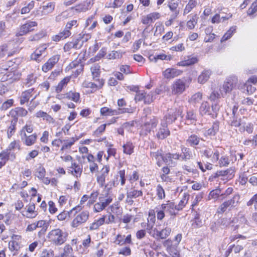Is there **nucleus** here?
I'll return each instance as SVG.
<instances>
[{"mask_svg": "<svg viewBox=\"0 0 257 257\" xmlns=\"http://www.w3.org/2000/svg\"><path fill=\"white\" fill-rule=\"evenodd\" d=\"M157 217L158 220H162L165 217V212L170 216L176 215V205L172 201H167L162 204L160 207H156Z\"/></svg>", "mask_w": 257, "mask_h": 257, "instance_id": "1", "label": "nucleus"}, {"mask_svg": "<svg viewBox=\"0 0 257 257\" xmlns=\"http://www.w3.org/2000/svg\"><path fill=\"white\" fill-rule=\"evenodd\" d=\"M67 234L59 228L52 230L48 234L50 242L56 245L63 244L67 239Z\"/></svg>", "mask_w": 257, "mask_h": 257, "instance_id": "2", "label": "nucleus"}, {"mask_svg": "<svg viewBox=\"0 0 257 257\" xmlns=\"http://www.w3.org/2000/svg\"><path fill=\"white\" fill-rule=\"evenodd\" d=\"M134 110L130 108H118L116 109H112L107 107H103L100 109V113L102 115H116L124 113H133Z\"/></svg>", "mask_w": 257, "mask_h": 257, "instance_id": "3", "label": "nucleus"}, {"mask_svg": "<svg viewBox=\"0 0 257 257\" xmlns=\"http://www.w3.org/2000/svg\"><path fill=\"white\" fill-rule=\"evenodd\" d=\"M38 23L36 21H27L25 24L22 25L18 29L16 34V36H22L25 35L30 32L34 30V28L37 27Z\"/></svg>", "mask_w": 257, "mask_h": 257, "instance_id": "4", "label": "nucleus"}, {"mask_svg": "<svg viewBox=\"0 0 257 257\" xmlns=\"http://www.w3.org/2000/svg\"><path fill=\"white\" fill-rule=\"evenodd\" d=\"M186 85L185 80L182 79H176L171 86L172 93L174 95H180L182 94L188 87Z\"/></svg>", "mask_w": 257, "mask_h": 257, "instance_id": "5", "label": "nucleus"}, {"mask_svg": "<svg viewBox=\"0 0 257 257\" xmlns=\"http://www.w3.org/2000/svg\"><path fill=\"white\" fill-rule=\"evenodd\" d=\"M200 154L202 157L209 159L212 162L217 161L219 159V152L214 151L212 148H206L200 151Z\"/></svg>", "mask_w": 257, "mask_h": 257, "instance_id": "6", "label": "nucleus"}, {"mask_svg": "<svg viewBox=\"0 0 257 257\" xmlns=\"http://www.w3.org/2000/svg\"><path fill=\"white\" fill-rule=\"evenodd\" d=\"M89 215V212L87 211H82L78 214L72 221V227L74 228L77 227L82 223L86 222L88 219Z\"/></svg>", "mask_w": 257, "mask_h": 257, "instance_id": "7", "label": "nucleus"}, {"mask_svg": "<svg viewBox=\"0 0 257 257\" xmlns=\"http://www.w3.org/2000/svg\"><path fill=\"white\" fill-rule=\"evenodd\" d=\"M181 113L182 111L180 110L174 111V110L171 109L168 111L161 121H164V122H166L168 125V124L173 123L177 119V116L181 115Z\"/></svg>", "mask_w": 257, "mask_h": 257, "instance_id": "8", "label": "nucleus"}, {"mask_svg": "<svg viewBox=\"0 0 257 257\" xmlns=\"http://www.w3.org/2000/svg\"><path fill=\"white\" fill-rule=\"evenodd\" d=\"M47 48V45L43 44L38 47L36 50L31 54V58L32 60L40 61L42 59V56L43 54L45 55L46 50Z\"/></svg>", "mask_w": 257, "mask_h": 257, "instance_id": "9", "label": "nucleus"}, {"mask_svg": "<svg viewBox=\"0 0 257 257\" xmlns=\"http://www.w3.org/2000/svg\"><path fill=\"white\" fill-rule=\"evenodd\" d=\"M93 4V0H85L82 3L79 4L71 9L74 12H84L87 11Z\"/></svg>", "mask_w": 257, "mask_h": 257, "instance_id": "10", "label": "nucleus"}, {"mask_svg": "<svg viewBox=\"0 0 257 257\" xmlns=\"http://www.w3.org/2000/svg\"><path fill=\"white\" fill-rule=\"evenodd\" d=\"M60 59V55H56L50 58L46 63L42 66V69L44 72L50 70L58 62Z\"/></svg>", "mask_w": 257, "mask_h": 257, "instance_id": "11", "label": "nucleus"}, {"mask_svg": "<svg viewBox=\"0 0 257 257\" xmlns=\"http://www.w3.org/2000/svg\"><path fill=\"white\" fill-rule=\"evenodd\" d=\"M172 231V229L170 227H166L161 230L159 231L157 228L154 230V233L152 234L154 237H158L160 239H166L168 237Z\"/></svg>", "mask_w": 257, "mask_h": 257, "instance_id": "12", "label": "nucleus"}, {"mask_svg": "<svg viewBox=\"0 0 257 257\" xmlns=\"http://www.w3.org/2000/svg\"><path fill=\"white\" fill-rule=\"evenodd\" d=\"M170 134V132L166 123L164 122V121H161V126L156 134L157 137L159 139L163 140L166 138Z\"/></svg>", "mask_w": 257, "mask_h": 257, "instance_id": "13", "label": "nucleus"}, {"mask_svg": "<svg viewBox=\"0 0 257 257\" xmlns=\"http://www.w3.org/2000/svg\"><path fill=\"white\" fill-rule=\"evenodd\" d=\"M160 17L161 14L159 13H151L146 16L143 17L142 18V22L143 24L149 25L160 19Z\"/></svg>", "mask_w": 257, "mask_h": 257, "instance_id": "14", "label": "nucleus"}, {"mask_svg": "<svg viewBox=\"0 0 257 257\" xmlns=\"http://www.w3.org/2000/svg\"><path fill=\"white\" fill-rule=\"evenodd\" d=\"M183 71L174 68H167L163 72V74L166 79H172L177 77L182 73Z\"/></svg>", "mask_w": 257, "mask_h": 257, "instance_id": "15", "label": "nucleus"}, {"mask_svg": "<svg viewBox=\"0 0 257 257\" xmlns=\"http://www.w3.org/2000/svg\"><path fill=\"white\" fill-rule=\"evenodd\" d=\"M181 155L177 153H167L164 156V162L170 166H174L176 161L180 159Z\"/></svg>", "mask_w": 257, "mask_h": 257, "instance_id": "16", "label": "nucleus"}, {"mask_svg": "<svg viewBox=\"0 0 257 257\" xmlns=\"http://www.w3.org/2000/svg\"><path fill=\"white\" fill-rule=\"evenodd\" d=\"M21 136V139L23 143L27 146H31L33 145L36 142L37 135L36 134L27 136L26 132Z\"/></svg>", "mask_w": 257, "mask_h": 257, "instance_id": "17", "label": "nucleus"}, {"mask_svg": "<svg viewBox=\"0 0 257 257\" xmlns=\"http://www.w3.org/2000/svg\"><path fill=\"white\" fill-rule=\"evenodd\" d=\"M163 245L165 247H167L168 252L173 257H179L180 254L177 249V247L172 245L171 240L167 239L165 240L163 243Z\"/></svg>", "mask_w": 257, "mask_h": 257, "instance_id": "18", "label": "nucleus"}, {"mask_svg": "<svg viewBox=\"0 0 257 257\" xmlns=\"http://www.w3.org/2000/svg\"><path fill=\"white\" fill-rule=\"evenodd\" d=\"M114 242L119 245L131 244L132 243V235L131 234H128L125 237L124 235L118 234L115 237Z\"/></svg>", "mask_w": 257, "mask_h": 257, "instance_id": "19", "label": "nucleus"}, {"mask_svg": "<svg viewBox=\"0 0 257 257\" xmlns=\"http://www.w3.org/2000/svg\"><path fill=\"white\" fill-rule=\"evenodd\" d=\"M27 113L28 111L26 109L20 107L12 109L10 112V115L13 117V119H17V121L19 117L25 116Z\"/></svg>", "mask_w": 257, "mask_h": 257, "instance_id": "20", "label": "nucleus"}, {"mask_svg": "<svg viewBox=\"0 0 257 257\" xmlns=\"http://www.w3.org/2000/svg\"><path fill=\"white\" fill-rule=\"evenodd\" d=\"M185 123L187 125H195L197 121V114L192 110H188L185 116Z\"/></svg>", "mask_w": 257, "mask_h": 257, "instance_id": "21", "label": "nucleus"}, {"mask_svg": "<svg viewBox=\"0 0 257 257\" xmlns=\"http://www.w3.org/2000/svg\"><path fill=\"white\" fill-rule=\"evenodd\" d=\"M70 173L76 178L80 177L82 173V166L75 162H72L71 166L69 167Z\"/></svg>", "mask_w": 257, "mask_h": 257, "instance_id": "22", "label": "nucleus"}, {"mask_svg": "<svg viewBox=\"0 0 257 257\" xmlns=\"http://www.w3.org/2000/svg\"><path fill=\"white\" fill-rule=\"evenodd\" d=\"M186 27L189 30H193L198 23L199 17L197 14H192L187 17Z\"/></svg>", "mask_w": 257, "mask_h": 257, "instance_id": "23", "label": "nucleus"}, {"mask_svg": "<svg viewBox=\"0 0 257 257\" xmlns=\"http://www.w3.org/2000/svg\"><path fill=\"white\" fill-rule=\"evenodd\" d=\"M225 192L220 188H217L211 191L208 196L209 199L212 198L219 200H222L224 198Z\"/></svg>", "mask_w": 257, "mask_h": 257, "instance_id": "24", "label": "nucleus"}, {"mask_svg": "<svg viewBox=\"0 0 257 257\" xmlns=\"http://www.w3.org/2000/svg\"><path fill=\"white\" fill-rule=\"evenodd\" d=\"M198 62V58L195 56H190L182 61L177 63V65L179 66H188L193 65Z\"/></svg>", "mask_w": 257, "mask_h": 257, "instance_id": "25", "label": "nucleus"}, {"mask_svg": "<svg viewBox=\"0 0 257 257\" xmlns=\"http://www.w3.org/2000/svg\"><path fill=\"white\" fill-rule=\"evenodd\" d=\"M26 214L24 215L27 218H33L37 215V211L35 210V205L34 203L29 204L25 207Z\"/></svg>", "mask_w": 257, "mask_h": 257, "instance_id": "26", "label": "nucleus"}, {"mask_svg": "<svg viewBox=\"0 0 257 257\" xmlns=\"http://www.w3.org/2000/svg\"><path fill=\"white\" fill-rule=\"evenodd\" d=\"M162 151L161 150H157L156 152H151V157L153 160H155L157 165L161 166L162 162H164V156H162Z\"/></svg>", "mask_w": 257, "mask_h": 257, "instance_id": "27", "label": "nucleus"}, {"mask_svg": "<svg viewBox=\"0 0 257 257\" xmlns=\"http://www.w3.org/2000/svg\"><path fill=\"white\" fill-rule=\"evenodd\" d=\"M212 72L210 70H204L198 76L197 81L200 84H204L210 78Z\"/></svg>", "mask_w": 257, "mask_h": 257, "instance_id": "28", "label": "nucleus"}, {"mask_svg": "<svg viewBox=\"0 0 257 257\" xmlns=\"http://www.w3.org/2000/svg\"><path fill=\"white\" fill-rule=\"evenodd\" d=\"M79 42L80 41L78 39H76L73 41L67 43L63 47L64 51L68 52L72 48L75 49L80 48L82 44H80Z\"/></svg>", "mask_w": 257, "mask_h": 257, "instance_id": "29", "label": "nucleus"}, {"mask_svg": "<svg viewBox=\"0 0 257 257\" xmlns=\"http://www.w3.org/2000/svg\"><path fill=\"white\" fill-rule=\"evenodd\" d=\"M198 5L197 0H189L183 10V14L185 16L191 12Z\"/></svg>", "mask_w": 257, "mask_h": 257, "instance_id": "30", "label": "nucleus"}, {"mask_svg": "<svg viewBox=\"0 0 257 257\" xmlns=\"http://www.w3.org/2000/svg\"><path fill=\"white\" fill-rule=\"evenodd\" d=\"M55 7V4L54 2H49L46 5H43L42 7V15H46L52 13Z\"/></svg>", "mask_w": 257, "mask_h": 257, "instance_id": "31", "label": "nucleus"}, {"mask_svg": "<svg viewBox=\"0 0 257 257\" xmlns=\"http://www.w3.org/2000/svg\"><path fill=\"white\" fill-rule=\"evenodd\" d=\"M34 91L33 88L29 89L22 93L20 97V104L23 105L26 102H27L30 99V97L32 96V92Z\"/></svg>", "mask_w": 257, "mask_h": 257, "instance_id": "32", "label": "nucleus"}, {"mask_svg": "<svg viewBox=\"0 0 257 257\" xmlns=\"http://www.w3.org/2000/svg\"><path fill=\"white\" fill-rule=\"evenodd\" d=\"M237 82V78L235 76L228 77L226 82V92L231 90L235 86Z\"/></svg>", "mask_w": 257, "mask_h": 257, "instance_id": "33", "label": "nucleus"}, {"mask_svg": "<svg viewBox=\"0 0 257 257\" xmlns=\"http://www.w3.org/2000/svg\"><path fill=\"white\" fill-rule=\"evenodd\" d=\"M182 155L180 157V159L182 161H187L190 160L193 157L192 152L190 149L185 147H181Z\"/></svg>", "mask_w": 257, "mask_h": 257, "instance_id": "34", "label": "nucleus"}, {"mask_svg": "<svg viewBox=\"0 0 257 257\" xmlns=\"http://www.w3.org/2000/svg\"><path fill=\"white\" fill-rule=\"evenodd\" d=\"M239 196L237 194H234L232 198H226V208L236 206L239 202Z\"/></svg>", "mask_w": 257, "mask_h": 257, "instance_id": "35", "label": "nucleus"}, {"mask_svg": "<svg viewBox=\"0 0 257 257\" xmlns=\"http://www.w3.org/2000/svg\"><path fill=\"white\" fill-rule=\"evenodd\" d=\"M143 194L142 190H137L134 188H132L130 191H127L126 197H127V199L129 198H136L138 197L142 196Z\"/></svg>", "mask_w": 257, "mask_h": 257, "instance_id": "36", "label": "nucleus"}, {"mask_svg": "<svg viewBox=\"0 0 257 257\" xmlns=\"http://www.w3.org/2000/svg\"><path fill=\"white\" fill-rule=\"evenodd\" d=\"M189 198V195L184 193L181 200L180 201L178 205H176V210L179 211L182 210L187 203Z\"/></svg>", "mask_w": 257, "mask_h": 257, "instance_id": "37", "label": "nucleus"}, {"mask_svg": "<svg viewBox=\"0 0 257 257\" xmlns=\"http://www.w3.org/2000/svg\"><path fill=\"white\" fill-rule=\"evenodd\" d=\"M200 139L195 135L190 136L186 140L187 143L191 147H194L199 143Z\"/></svg>", "mask_w": 257, "mask_h": 257, "instance_id": "38", "label": "nucleus"}, {"mask_svg": "<svg viewBox=\"0 0 257 257\" xmlns=\"http://www.w3.org/2000/svg\"><path fill=\"white\" fill-rule=\"evenodd\" d=\"M78 209H79V210H80L81 208L80 206H78L77 207L73 208L69 211H63L60 214H59V215L57 216V218L59 220L63 221L65 219H66L67 217L69 216L70 214V213H72L73 211L77 210Z\"/></svg>", "mask_w": 257, "mask_h": 257, "instance_id": "39", "label": "nucleus"}, {"mask_svg": "<svg viewBox=\"0 0 257 257\" xmlns=\"http://www.w3.org/2000/svg\"><path fill=\"white\" fill-rule=\"evenodd\" d=\"M105 216H103L102 217L99 218L94 222L91 223L90 225V230H95L99 228V226L102 225L105 222Z\"/></svg>", "mask_w": 257, "mask_h": 257, "instance_id": "40", "label": "nucleus"}, {"mask_svg": "<svg viewBox=\"0 0 257 257\" xmlns=\"http://www.w3.org/2000/svg\"><path fill=\"white\" fill-rule=\"evenodd\" d=\"M218 130L219 124L218 122H215L213 124L212 127L206 131L204 132V134L205 136H213L215 135L216 133L218 131Z\"/></svg>", "mask_w": 257, "mask_h": 257, "instance_id": "41", "label": "nucleus"}, {"mask_svg": "<svg viewBox=\"0 0 257 257\" xmlns=\"http://www.w3.org/2000/svg\"><path fill=\"white\" fill-rule=\"evenodd\" d=\"M200 113L201 115L210 114V107L209 103L207 101L203 102L199 108Z\"/></svg>", "mask_w": 257, "mask_h": 257, "instance_id": "42", "label": "nucleus"}, {"mask_svg": "<svg viewBox=\"0 0 257 257\" xmlns=\"http://www.w3.org/2000/svg\"><path fill=\"white\" fill-rule=\"evenodd\" d=\"M102 195L105 197H100L99 200H100L103 205L106 207L112 202V197L110 194L107 195L105 194V193H103Z\"/></svg>", "mask_w": 257, "mask_h": 257, "instance_id": "43", "label": "nucleus"}, {"mask_svg": "<svg viewBox=\"0 0 257 257\" xmlns=\"http://www.w3.org/2000/svg\"><path fill=\"white\" fill-rule=\"evenodd\" d=\"M71 77L68 76L63 79L56 87V92L59 93L63 87L70 81Z\"/></svg>", "mask_w": 257, "mask_h": 257, "instance_id": "44", "label": "nucleus"}, {"mask_svg": "<svg viewBox=\"0 0 257 257\" xmlns=\"http://www.w3.org/2000/svg\"><path fill=\"white\" fill-rule=\"evenodd\" d=\"M37 78V76L33 73L28 75L26 79L25 85L28 87L32 86L36 82Z\"/></svg>", "mask_w": 257, "mask_h": 257, "instance_id": "45", "label": "nucleus"}, {"mask_svg": "<svg viewBox=\"0 0 257 257\" xmlns=\"http://www.w3.org/2000/svg\"><path fill=\"white\" fill-rule=\"evenodd\" d=\"M123 153L127 155H131L134 152V146L131 142H127L123 146Z\"/></svg>", "mask_w": 257, "mask_h": 257, "instance_id": "46", "label": "nucleus"}, {"mask_svg": "<svg viewBox=\"0 0 257 257\" xmlns=\"http://www.w3.org/2000/svg\"><path fill=\"white\" fill-rule=\"evenodd\" d=\"M35 4V1H32L26 6L23 7L21 10V14H26L29 13L31 10L34 8Z\"/></svg>", "mask_w": 257, "mask_h": 257, "instance_id": "47", "label": "nucleus"}, {"mask_svg": "<svg viewBox=\"0 0 257 257\" xmlns=\"http://www.w3.org/2000/svg\"><path fill=\"white\" fill-rule=\"evenodd\" d=\"M65 96L66 98L73 100L75 102H77L80 98V95L79 93L73 92L72 91H70L69 92L66 93Z\"/></svg>", "mask_w": 257, "mask_h": 257, "instance_id": "48", "label": "nucleus"}, {"mask_svg": "<svg viewBox=\"0 0 257 257\" xmlns=\"http://www.w3.org/2000/svg\"><path fill=\"white\" fill-rule=\"evenodd\" d=\"M46 35V33L44 31H41L38 33L35 34L34 35L31 36L29 38V40L30 41H36L40 40L41 38L45 37Z\"/></svg>", "mask_w": 257, "mask_h": 257, "instance_id": "49", "label": "nucleus"}, {"mask_svg": "<svg viewBox=\"0 0 257 257\" xmlns=\"http://www.w3.org/2000/svg\"><path fill=\"white\" fill-rule=\"evenodd\" d=\"M118 254L125 256H130L132 254V250L130 246H123L118 249Z\"/></svg>", "mask_w": 257, "mask_h": 257, "instance_id": "50", "label": "nucleus"}, {"mask_svg": "<svg viewBox=\"0 0 257 257\" xmlns=\"http://www.w3.org/2000/svg\"><path fill=\"white\" fill-rule=\"evenodd\" d=\"M17 119H13L11 122V124L8 129V136L10 138L15 133L16 125L17 124Z\"/></svg>", "mask_w": 257, "mask_h": 257, "instance_id": "51", "label": "nucleus"}, {"mask_svg": "<svg viewBox=\"0 0 257 257\" xmlns=\"http://www.w3.org/2000/svg\"><path fill=\"white\" fill-rule=\"evenodd\" d=\"M156 194L159 199L162 200L165 198V193L164 189L160 184L157 186Z\"/></svg>", "mask_w": 257, "mask_h": 257, "instance_id": "52", "label": "nucleus"}, {"mask_svg": "<svg viewBox=\"0 0 257 257\" xmlns=\"http://www.w3.org/2000/svg\"><path fill=\"white\" fill-rule=\"evenodd\" d=\"M91 71L93 78L99 77L100 74V66L98 64H94L91 67Z\"/></svg>", "mask_w": 257, "mask_h": 257, "instance_id": "53", "label": "nucleus"}, {"mask_svg": "<svg viewBox=\"0 0 257 257\" xmlns=\"http://www.w3.org/2000/svg\"><path fill=\"white\" fill-rule=\"evenodd\" d=\"M202 94L200 92H198L193 95L189 100L191 103H198L202 99Z\"/></svg>", "mask_w": 257, "mask_h": 257, "instance_id": "54", "label": "nucleus"}, {"mask_svg": "<svg viewBox=\"0 0 257 257\" xmlns=\"http://www.w3.org/2000/svg\"><path fill=\"white\" fill-rule=\"evenodd\" d=\"M72 250V247L69 245H66L63 248V252L61 253L59 257H72L69 255Z\"/></svg>", "mask_w": 257, "mask_h": 257, "instance_id": "55", "label": "nucleus"}, {"mask_svg": "<svg viewBox=\"0 0 257 257\" xmlns=\"http://www.w3.org/2000/svg\"><path fill=\"white\" fill-rule=\"evenodd\" d=\"M115 182L114 180L110 181L108 182L106 185H104L103 193H105L107 195L110 194V190L113 187L115 186Z\"/></svg>", "mask_w": 257, "mask_h": 257, "instance_id": "56", "label": "nucleus"}, {"mask_svg": "<svg viewBox=\"0 0 257 257\" xmlns=\"http://www.w3.org/2000/svg\"><path fill=\"white\" fill-rule=\"evenodd\" d=\"M77 140V139L72 138L70 140L65 141V143L63 145L61 150H63L68 148H70Z\"/></svg>", "mask_w": 257, "mask_h": 257, "instance_id": "57", "label": "nucleus"}, {"mask_svg": "<svg viewBox=\"0 0 257 257\" xmlns=\"http://www.w3.org/2000/svg\"><path fill=\"white\" fill-rule=\"evenodd\" d=\"M37 228H42V230L44 231H46L49 226V224L46 221L44 220H41L37 222H36Z\"/></svg>", "mask_w": 257, "mask_h": 257, "instance_id": "58", "label": "nucleus"}, {"mask_svg": "<svg viewBox=\"0 0 257 257\" xmlns=\"http://www.w3.org/2000/svg\"><path fill=\"white\" fill-rule=\"evenodd\" d=\"M155 94V92H150L148 94L145 93L144 102L148 104L151 103L154 100V95Z\"/></svg>", "mask_w": 257, "mask_h": 257, "instance_id": "59", "label": "nucleus"}, {"mask_svg": "<svg viewBox=\"0 0 257 257\" xmlns=\"http://www.w3.org/2000/svg\"><path fill=\"white\" fill-rule=\"evenodd\" d=\"M45 169L43 167H39L36 172V176L40 179H42L45 176Z\"/></svg>", "mask_w": 257, "mask_h": 257, "instance_id": "60", "label": "nucleus"}, {"mask_svg": "<svg viewBox=\"0 0 257 257\" xmlns=\"http://www.w3.org/2000/svg\"><path fill=\"white\" fill-rule=\"evenodd\" d=\"M14 103V100L12 99H10L8 100L7 101L4 102L2 106H1V109L2 110H6L10 107H11Z\"/></svg>", "mask_w": 257, "mask_h": 257, "instance_id": "61", "label": "nucleus"}, {"mask_svg": "<svg viewBox=\"0 0 257 257\" xmlns=\"http://www.w3.org/2000/svg\"><path fill=\"white\" fill-rule=\"evenodd\" d=\"M237 220V219L236 218H233L232 220L228 223L227 227V229L233 231L235 230L238 227V224L235 225Z\"/></svg>", "mask_w": 257, "mask_h": 257, "instance_id": "62", "label": "nucleus"}, {"mask_svg": "<svg viewBox=\"0 0 257 257\" xmlns=\"http://www.w3.org/2000/svg\"><path fill=\"white\" fill-rule=\"evenodd\" d=\"M253 204L254 205V209L257 210V193L254 195L246 203L248 206H250Z\"/></svg>", "mask_w": 257, "mask_h": 257, "instance_id": "63", "label": "nucleus"}, {"mask_svg": "<svg viewBox=\"0 0 257 257\" xmlns=\"http://www.w3.org/2000/svg\"><path fill=\"white\" fill-rule=\"evenodd\" d=\"M257 11V0L252 3L251 6L247 11V14L249 16L253 15Z\"/></svg>", "mask_w": 257, "mask_h": 257, "instance_id": "64", "label": "nucleus"}]
</instances>
